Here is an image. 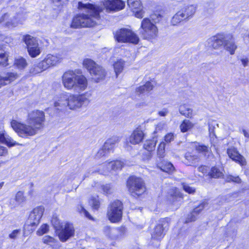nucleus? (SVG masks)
Instances as JSON below:
<instances>
[{"instance_id":"nucleus-41","label":"nucleus","mask_w":249,"mask_h":249,"mask_svg":"<svg viewBox=\"0 0 249 249\" xmlns=\"http://www.w3.org/2000/svg\"><path fill=\"white\" fill-rule=\"evenodd\" d=\"M165 143L163 142H161L158 146L157 155L160 158H162L165 156Z\"/></svg>"},{"instance_id":"nucleus-13","label":"nucleus","mask_w":249,"mask_h":249,"mask_svg":"<svg viewBox=\"0 0 249 249\" xmlns=\"http://www.w3.org/2000/svg\"><path fill=\"white\" fill-rule=\"evenodd\" d=\"M104 5L107 10L119 11L123 9L125 4L121 0H105Z\"/></svg>"},{"instance_id":"nucleus-3","label":"nucleus","mask_w":249,"mask_h":249,"mask_svg":"<svg viewBox=\"0 0 249 249\" xmlns=\"http://www.w3.org/2000/svg\"><path fill=\"white\" fill-rule=\"evenodd\" d=\"M78 8L82 13L73 18L71 25L72 28L92 27L97 24L103 10L101 7L89 2H79Z\"/></svg>"},{"instance_id":"nucleus-60","label":"nucleus","mask_w":249,"mask_h":249,"mask_svg":"<svg viewBox=\"0 0 249 249\" xmlns=\"http://www.w3.org/2000/svg\"><path fill=\"white\" fill-rule=\"evenodd\" d=\"M241 133H242L245 138L247 139L249 138V132L245 129H242L240 130Z\"/></svg>"},{"instance_id":"nucleus-44","label":"nucleus","mask_w":249,"mask_h":249,"mask_svg":"<svg viewBox=\"0 0 249 249\" xmlns=\"http://www.w3.org/2000/svg\"><path fill=\"white\" fill-rule=\"evenodd\" d=\"M49 230V226L47 224H44L36 231L37 235L41 236L47 233Z\"/></svg>"},{"instance_id":"nucleus-7","label":"nucleus","mask_w":249,"mask_h":249,"mask_svg":"<svg viewBox=\"0 0 249 249\" xmlns=\"http://www.w3.org/2000/svg\"><path fill=\"white\" fill-rule=\"evenodd\" d=\"M123 204L121 201L116 200L111 202L108 207L107 215L108 219L112 223L121 220L123 214Z\"/></svg>"},{"instance_id":"nucleus-58","label":"nucleus","mask_w":249,"mask_h":249,"mask_svg":"<svg viewBox=\"0 0 249 249\" xmlns=\"http://www.w3.org/2000/svg\"><path fill=\"white\" fill-rule=\"evenodd\" d=\"M168 112V109L167 108H164L158 112V114L160 116L164 117L167 115Z\"/></svg>"},{"instance_id":"nucleus-9","label":"nucleus","mask_w":249,"mask_h":249,"mask_svg":"<svg viewBox=\"0 0 249 249\" xmlns=\"http://www.w3.org/2000/svg\"><path fill=\"white\" fill-rule=\"evenodd\" d=\"M124 164V161L119 160L107 161L99 166L97 172L101 174L107 175L111 170L116 171L121 169Z\"/></svg>"},{"instance_id":"nucleus-61","label":"nucleus","mask_w":249,"mask_h":249,"mask_svg":"<svg viewBox=\"0 0 249 249\" xmlns=\"http://www.w3.org/2000/svg\"><path fill=\"white\" fill-rule=\"evenodd\" d=\"M132 29L129 25H126L125 27L122 28L120 29V31H132Z\"/></svg>"},{"instance_id":"nucleus-42","label":"nucleus","mask_w":249,"mask_h":249,"mask_svg":"<svg viewBox=\"0 0 249 249\" xmlns=\"http://www.w3.org/2000/svg\"><path fill=\"white\" fill-rule=\"evenodd\" d=\"M8 54L6 53H0V65L6 67L8 65Z\"/></svg>"},{"instance_id":"nucleus-6","label":"nucleus","mask_w":249,"mask_h":249,"mask_svg":"<svg viewBox=\"0 0 249 249\" xmlns=\"http://www.w3.org/2000/svg\"><path fill=\"white\" fill-rule=\"evenodd\" d=\"M63 59L62 54L58 53L54 54H48L43 60L40 62L36 68L32 69L31 72L33 74L39 73L51 66H54L61 62Z\"/></svg>"},{"instance_id":"nucleus-12","label":"nucleus","mask_w":249,"mask_h":249,"mask_svg":"<svg viewBox=\"0 0 249 249\" xmlns=\"http://www.w3.org/2000/svg\"><path fill=\"white\" fill-rule=\"evenodd\" d=\"M160 23H152L148 18H144L141 22V27L144 31H157L163 29Z\"/></svg>"},{"instance_id":"nucleus-31","label":"nucleus","mask_w":249,"mask_h":249,"mask_svg":"<svg viewBox=\"0 0 249 249\" xmlns=\"http://www.w3.org/2000/svg\"><path fill=\"white\" fill-rule=\"evenodd\" d=\"M154 85L150 82H146L144 85L140 86L136 89V91L140 94L149 92L153 89Z\"/></svg>"},{"instance_id":"nucleus-37","label":"nucleus","mask_w":249,"mask_h":249,"mask_svg":"<svg viewBox=\"0 0 249 249\" xmlns=\"http://www.w3.org/2000/svg\"><path fill=\"white\" fill-rule=\"evenodd\" d=\"M15 65L19 69H23L27 65V63L25 58L19 57L15 59Z\"/></svg>"},{"instance_id":"nucleus-53","label":"nucleus","mask_w":249,"mask_h":249,"mask_svg":"<svg viewBox=\"0 0 249 249\" xmlns=\"http://www.w3.org/2000/svg\"><path fill=\"white\" fill-rule=\"evenodd\" d=\"M108 153H109L107 152V151H106V150L105 149V148H104V147L103 146L102 149H100L98 151V152L97 153V154L96 155V157L97 158H101V157H102L103 156H106Z\"/></svg>"},{"instance_id":"nucleus-57","label":"nucleus","mask_w":249,"mask_h":249,"mask_svg":"<svg viewBox=\"0 0 249 249\" xmlns=\"http://www.w3.org/2000/svg\"><path fill=\"white\" fill-rule=\"evenodd\" d=\"M7 149L3 146L0 145V156H4L7 155Z\"/></svg>"},{"instance_id":"nucleus-48","label":"nucleus","mask_w":249,"mask_h":249,"mask_svg":"<svg viewBox=\"0 0 249 249\" xmlns=\"http://www.w3.org/2000/svg\"><path fill=\"white\" fill-rule=\"evenodd\" d=\"M225 179L227 182L239 183L241 181V179L238 176L234 177L231 175H228L225 178Z\"/></svg>"},{"instance_id":"nucleus-59","label":"nucleus","mask_w":249,"mask_h":249,"mask_svg":"<svg viewBox=\"0 0 249 249\" xmlns=\"http://www.w3.org/2000/svg\"><path fill=\"white\" fill-rule=\"evenodd\" d=\"M199 172L205 174L207 173L208 171V167L206 166H201L198 168Z\"/></svg>"},{"instance_id":"nucleus-32","label":"nucleus","mask_w":249,"mask_h":249,"mask_svg":"<svg viewBox=\"0 0 249 249\" xmlns=\"http://www.w3.org/2000/svg\"><path fill=\"white\" fill-rule=\"evenodd\" d=\"M23 41L26 44L27 48L30 47H34L38 45L37 40L30 35H26L24 36Z\"/></svg>"},{"instance_id":"nucleus-18","label":"nucleus","mask_w":249,"mask_h":249,"mask_svg":"<svg viewBox=\"0 0 249 249\" xmlns=\"http://www.w3.org/2000/svg\"><path fill=\"white\" fill-rule=\"evenodd\" d=\"M144 138V133L140 129L134 130L129 137V142L131 144H136L141 142Z\"/></svg>"},{"instance_id":"nucleus-1","label":"nucleus","mask_w":249,"mask_h":249,"mask_svg":"<svg viewBox=\"0 0 249 249\" xmlns=\"http://www.w3.org/2000/svg\"><path fill=\"white\" fill-rule=\"evenodd\" d=\"M62 83L67 90H73L79 94L64 92L59 94L54 102V107L56 109L75 110L89 102L91 96L90 91L81 93L88 86V79L84 75H78L72 71H67L62 76Z\"/></svg>"},{"instance_id":"nucleus-17","label":"nucleus","mask_w":249,"mask_h":249,"mask_svg":"<svg viewBox=\"0 0 249 249\" xmlns=\"http://www.w3.org/2000/svg\"><path fill=\"white\" fill-rule=\"evenodd\" d=\"M19 22L15 17L9 18L8 14H5L0 19V23L9 28L17 26Z\"/></svg>"},{"instance_id":"nucleus-49","label":"nucleus","mask_w":249,"mask_h":249,"mask_svg":"<svg viewBox=\"0 0 249 249\" xmlns=\"http://www.w3.org/2000/svg\"><path fill=\"white\" fill-rule=\"evenodd\" d=\"M78 211L81 214H83L87 218L89 219H92V217L90 215L88 211L80 205L77 207Z\"/></svg>"},{"instance_id":"nucleus-24","label":"nucleus","mask_w":249,"mask_h":249,"mask_svg":"<svg viewBox=\"0 0 249 249\" xmlns=\"http://www.w3.org/2000/svg\"><path fill=\"white\" fill-rule=\"evenodd\" d=\"M170 195L169 200L171 203L174 204L175 205L177 204V205L180 204H178V203L181 202L182 199V196L178 190L176 189H172L170 191Z\"/></svg>"},{"instance_id":"nucleus-20","label":"nucleus","mask_w":249,"mask_h":249,"mask_svg":"<svg viewBox=\"0 0 249 249\" xmlns=\"http://www.w3.org/2000/svg\"><path fill=\"white\" fill-rule=\"evenodd\" d=\"M26 197L22 191L17 193L14 199L11 200L10 205L12 207L15 208L19 205H22L26 201Z\"/></svg>"},{"instance_id":"nucleus-21","label":"nucleus","mask_w":249,"mask_h":249,"mask_svg":"<svg viewBox=\"0 0 249 249\" xmlns=\"http://www.w3.org/2000/svg\"><path fill=\"white\" fill-rule=\"evenodd\" d=\"M224 46L225 49L228 51L231 54H233L237 49V45L235 44L232 37L226 36L224 40Z\"/></svg>"},{"instance_id":"nucleus-34","label":"nucleus","mask_w":249,"mask_h":249,"mask_svg":"<svg viewBox=\"0 0 249 249\" xmlns=\"http://www.w3.org/2000/svg\"><path fill=\"white\" fill-rule=\"evenodd\" d=\"M184 19L186 18H184L182 12L179 11L172 17L171 24L173 26H177Z\"/></svg>"},{"instance_id":"nucleus-45","label":"nucleus","mask_w":249,"mask_h":249,"mask_svg":"<svg viewBox=\"0 0 249 249\" xmlns=\"http://www.w3.org/2000/svg\"><path fill=\"white\" fill-rule=\"evenodd\" d=\"M89 203L94 209H98L100 204V202L98 199V196L91 198L89 200Z\"/></svg>"},{"instance_id":"nucleus-8","label":"nucleus","mask_w":249,"mask_h":249,"mask_svg":"<svg viewBox=\"0 0 249 249\" xmlns=\"http://www.w3.org/2000/svg\"><path fill=\"white\" fill-rule=\"evenodd\" d=\"M127 187L132 195L140 196L145 191L144 183L142 180L139 178L131 177L127 181Z\"/></svg>"},{"instance_id":"nucleus-47","label":"nucleus","mask_w":249,"mask_h":249,"mask_svg":"<svg viewBox=\"0 0 249 249\" xmlns=\"http://www.w3.org/2000/svg\"><path fill=\"white\" fill-rule=\"evenodd\" d=\"M127 3L129 7L132 9H137L140 5L139 0H127Z\"/></svg>"},{"instance_id":"nucleus-23","label":"nucleus","mask_w":249,"mask_h":249,"mask_svg":"<svg viewBox=\"0 0 249 249\" xmlns=\"http://www.w3.org/2000/svg\"><path fill=\"white\" fill-rule=\"evenodd\" d=\"M196 9V5L192 4L184 6L180 11L182 12L184 18L187 19L192 17L195 14Z\"/></svg>"},{"instance_id":"nucleus-16","label":"nucleus","mask_w":249,"mask_h":249,"mask_svg":"<svg viewBox=\"0 0 249 249\" xmlns=\"http://www.w3.org/2000/svg\"><path fill=\"white\" fill-rule=\"evenodd\" d=\"M207 205L208 204L206 203L203 202L197 207L195 208L193 211L187 215L185 222L188 223L195 221L199 213L201 212L202 210L206 207Z\"/></svg>"},{"instance_id":"nucleus-10","label":"nucleus","mask_w":249,"mask_h":249,"mask_svg":"<svg viewBox=\"0 0 249 249\" xmlns=\"http://www.w3.org/2000/svg\"><path fill=\"white\" fill-rule=\"evenodd\" d=\"M114 37L118 42H129L137 44L139 40L134 32H116Z\"/></svg>"},{"instance_id":"nucleus-54","label":"nucleus","mask_w":249,"mask_h":249,"mask_svg":"<svg viewBox=\"0 0 249 249\" xmlns=\"http://www.w3.org/2000/svg\"><path fill=\"white\" fill-rule=\"evenodd\" d=\"M174 134L172 133H169L166 134L164 137V140L166 142H170L174 139Z\"/></svg>"},{"instance_id":"nucleus-56","label":"nucleus","mask_w":249,"mask_h":249,"mask_svg":"<svg viewBox=\"0 0 249 249\" xmlns=\"http://www.w3.org/2000/svg\"><path fill=\"white\" fill-rule=\"evenodd\" d=\"M20 233V230H14L9 235V237L11 238V239H15L17 238V237L18 236V235Z\"/></svg>"},{"instance_id":"nucleus-33","label":"nucleus","mask_w":249,"mask_h":249,"mask_svg":"<svg viewBox=\"0 0 249 249\" xmlns=\"http://www.w3.org/2000/svg\"><path fill=\"white\" fill-rule=\"evenodd\" d=\"M23 41L26 44L27 48L30 47H34L38 45L37 40L30 35H26L24 36Z\"/></svg>"},{"instance_id":"nucleus-55","label":"nucleus","mask_w":249,"mask_h":249,"mask_svg":"<svg viewBox=\"0 0 249 249\" xmlns=\"http://www.w3.org/2000/svg\"><path fill=\"white\" fill-rule=\"evenodd\" d=\"M183 188L185 192H186L189 194L193 193L195 191V189L194 188L190 187V186H189L187 184H183Z\"/></svg>"},{"instance_id":"nucleus-62","label":"nucleus","mask_w":249,"mask_h":249,"mask_svg":"<svg viewBox=\"0 0 249 249\" xmlns=\"http://www.w3.org/2000/svg\"><path fill=\"white\" fill-rule=\"evenodd\" d=\"M241 63H242V64L243 65V66L244 67H246L248 64L249 60L247 58H242L241 59Z\"/></svg>"},{"instance_id":"nucleus-28","label":"nucleus","mask_w":249,"mask_h":249,"mask_svg":"<svg viewBox=\"0 0 249 249\" xmlns=\"http://www.w3.org/2000/svg\"><path fill=\"white\" fill-rule=\"evenodd\" d=\"M120 229H111L109 227H106L105 228V232L107 236L112 239H117L119 238L118 235L120 232Z\"/></svg>"},{"instance_id":"nucleus-63","label":"nucleus","mask_w":249,"mask_h":249,"mask_svg":"<svg viewBox=\"0 0 249 249\" xmlns=\"http://www.w3.org/2000/svg\"><path fill=\"white\" fill-rule=\"evenodd\" d=\"M135 16L138 18H141L143 17V15L141 11H136Z\"/></svg>"},{"instance_id":"nucleus-19","label":"nucleus","mask_w":249,"mask_h":249,"mask_svg":"<svg viewBox=\"0 0 249 249\" xmlns=\"http://www.w3.org/2000/svg\"><path fill=\"white\" fill-rule=\"evenodd\" d=\"M120 139L119 137L113 136L107 139L105 142L103 146L107 152H112L116 146L117 144L120 142Z\"/></svg>"},{"instance_id":"nucleus-27","label":"nucleus","mask_w":249,"mask_h":249,"mask_svg":"<svg viewBox=\"0 0 249 249\" xmlns=\"http://www.w3.org/2000/svg\"><path fill=\"white\" fill-rule=\"evenodd\" d=\"M157 167L163 172L170 173L174 170L173 164L167 161H163L161 163H158Z\"/></svg>"},{"instance_id":"nucleus-2","label":"nucleus","mask_w":249,"mask_h":249,"mask_svg":"<svg viewBox=\"0 0 249 249\" xmlns=\"http://www.w3.org/2000/svg\"><path fill=\"white\" fill-rule=\"evenodd\" d=\"M45 121L44 112L35 110L28 113L26 123L13 120L11 122V125L19 137L26 138L34 136L42 130L44 127Z\"/></svg>"},{"instance_id":"nucleus-52","label":"nucleus","mask_w":249,"mask_h":249,"mask_svg":"<svg viewBox=\"0 0 249 249\" xmlns=\"http://www.w3.org/2000/svg\"><path fill=\"white\" fill-rule=\"evenodd\" d=\"M166 124L164 122H160L157 125L154 131V133H158L166 128Z\"/></svg>"},{"instance_id":"nucleus-64","label":"nucleus","mask_w":249,"mask_h":249,"mask_svg":"<svg viewBox=\"0 0 249 249\" xmlns=\"http://www.w3.org/2000/svg\"><path fill=\"white\" fill-rule=\"evenodd\" d=\"M209 130L210 135H212V133H213V127L209 126Z\"/></svg>"},{"instance_id":"nucleus-50","label":"nucleus","mask_w":249,"mask_h":249,"mask_svg":"<svg viewBox=\"0 0 249 249\" xmlns=\"http://www.w3.org/2000/svg\"><path fill=\"white\" fill-rule=\"evenodd\" d=\"M54 6L60 7L66 4L68 0H52Z\"/></svg>"},{"instance_id":"nucleus-4","label":"nucleus","mask_w":249,"mask_h":249,"mask_svg":"<svg viewBox=\"0 0 249 249\" xmlns=\"http://www.w3.org/2000/svg\"><path fill=\"white\" fill-rule=\"evenodd\" d=\"M83 65L89 72L91 78L95 82L98 83L105 79L107 72L101 66L97 64L90 59H85L83 61Z\"/></svg>"},{"instance_id":"nucleus-35","label":"nucleus","mask_w":249,"mask_h":249,"mask_svg":"<svg viewBox=\"0 0 249 249\" xmlns=\"http://www.w3.org/2000/svg\"><path fill=\"white\" fill-rule=\"evenodd\" d=\"M194 126V124L189 120H184L180 125V130L182 132H185L191 129Z\"/></svg>"},{"instance_id":"nucleus-26","label":"nucleus","mask_w":249,"mask_h":249,"mask_svg":"<svg viewBox=\"0 0 249 249\" xmlns=\"http://www.w3.org/2000/svg\"><path fill=\"white\" fill-rule=\"evenodd\" d=\"M152 238L159 240L164 236V230L162 224H158L154 229L151 233Z\"/></svg>"},{"instance_id":"nucleus-5","label":"nucleus","mask_w":249,"mask_h":249,"mask_svg":"<svg viewBox=\"0 0 249 249\" xmlns=\"http://www.w3.org/2000/svg\"><path fill=\"white\" fill-rule=\"evenodd\" d=\"M52 223L58 232L59 238L61 241L65 242L73 235L74 230L72 224L67 222L60 224L57 217H53Z\"/></svg>"},{"instance_id":"nucleus-51","label":"nucleus","mask_w":249,"mask_h":249,"mask_svg":"<svg viewBox=\"0 0 249 249\" xmlns=\"http://www.w3.org/2000/svg\"><path fill=\"white\" fill-rule=\"evenodd\" d=\"M144 37L148 39L151 40L157 36V32H143Z\"/></svg>"},{"instance_id":"nucleus-43","label":"nucleus","mask_w":249,"mask_h":249,"mask_svg":"<svg viewBox=\"0 0 249 249\" xmlns=\"http://www.w3.org/2000/svg\"><path fill=\"white\" fill-rule=\"evenodd\" d=\"M185 158L190 163H194L195 160L199 159L198 155L192 154L190 152H187L185 154Z\"/></svg>"},{"instance_id":"nucleus-40","label":"nucleus","mask_w":249,"mask_h":249,"mask_svg":"<svg viewBox=\"0 0 249 249\" xmlns=\"http://www.w3.org/2000/svg\"><path fill=\"white\" fill-rule=\"evenodd\" d=\"M42 241L44 244L51 246H54L56 245L57 240L52 236L46 235L43 237Z\"/></svg>"},{"instance_id":"nucleus-11","label":"nucleus","mask_w":249,"mask_h":249,"mask_svg":"<svg viewBox=\"0 0 249 249\" xmlns=\"http://www.w3.org/2000/svg\"><path fill=\"white\" fill-rule=\"evenodd\" d=\"M43 212L44 208L42 207H37L34 209L30 213L27 221V224L32 226L38 224Z\"/></svg>"},{"instance_id":"nucleus-30","label":"nucleus","mask_w":249,"mask_h":249,"mask_svg":"<svg viewBox=\"0 0 249 249\" xmlns=\"http://www.w3.org/2000/svg\"><path fill=\"white\" fill-rule=\"evenodd\" d=\"M179 111L180 114L188 118H191L193 116V109L189 107L187 105H180L179 107Z\"/></svg>"},{"instance_id":"nucleus-46","label":"nucleus","mask_w":249,"mask_h":249,"mask_svg":"<svg viewBox=\"0 0 249 249\" xmlns=\"http://www.w3.org/2000/svg\"><path fill=\"white\" fill-rule=\"evenodd\" d=\"M101 187L104 194L109 195L113 192V189L110 184L103 185Z\"/></svg>"},{"instance_id":"nucleus-25","label":"nucleus","mask_w":249,"mask_h":249,"mask_svg":"<svg viewBox=\"0 0 249 249\" xmlns=\"http://www.w3.org/2000/svg\"><path fill=\"white\" fill-rule=\"evenodd\" d=\"M192 147L195 148L198 153L201 154L206 156L210 153V150L208 146L200 144L197 142H194L192 143Z\"/></svg>"},{"instance_id":"nucleus-15","label":"nucleus","mask_w":249,"mask_h":249,"mask_svg":"<svg viewBox=\"0 0 249 249\" xmlns=\"http://www.w3.org/2000/svg\"><path fill=\"white\" fill-rule=\"evenodd\" d=\"M227 154L231 159L241 165H244L246 164L245 158L238 153L235 148H229L227 150Z\"/></svg>"},{"instance_id":"nucleus-22","label":"nucleus","mask_w":249,"mask_h":249,"mask_svg":"<svg viewBox=\"0 0 249 249\" xmlns=\"http://www.w3.org/2000/svg\"><path fill=\"white\" fill-rule=\"evenodd\" d=\"M0 143L5 144L8 147L19 144L16 141H14L9 135L6 134L4 131H0Z\"/></svg>"},{"instance_id":"nucleus-14","label":"nucleus","mask_w":249,"mask_h":249,"mask_svg":"<svg viewBox=\"0 0 249 249\" xmlns=\"http://www.w3.org/2000/svg\"><path fill=\"white\" fill-rule=\"evenodd\" d=\"M225 38L226 36L221 34L212 37L208 40L209 47L214 50L219 49L224 45Z\"/></svg>"},{"instance_id":"nucleus-29","label":"nucleus","mask_w":249,"mask_h":249,"mask_svg":"<svg viewBox=\"0 0 249 249\" xmlns=\"http://www.w3.org/2000/svg\"><path fill=\"white\" fill-rule=\"evenodd\" d=\"M114 71L116 77L123 71L124 66V61L122 59H118L113 64Z\"/></svg>"},{"instance_id":"nucleus-36","label":"nucleus","mask_w":249,"mask_h":249,"mask_svg":"<svg viewBox=\"0 0 249 249\" xmlns=\"http://www.w3.org/2000/svg\"><path fill=\"white\" fill-rule=\"evenodd\" d=\"M27 50L29 54L32 57H36L37 56L41 53L40 49L38 45L34 47H28Z\"/></svg>"},{"instance_id":"nucleus-38","label":"nucleus","mask_w":249,"mask_h":249,"mask_svg":"<svg viewBox=\"0 0 249 249\" xmlns=\"http://www.w3.org/2000/svg\"><path fill=\"white\" fill-rule=\"evenodd\" d=\"M209 174L211 177L214 178H218L223 175L222 170L216 167H213Z\"/></svg>"},{"instance_id":"nucleus-39","label":"nucleus","mask_w":249,"mask_h":249,"mask_svg":"<svg viewBox=\"0 0 249 249\" xmlns=\"http://www.w3.org/2000/svg\"><path fill=\"white\" fill-rule=\"evenodd\" d=\"M156 146V142L154 140H147L145 142L143 147L148 151H152L154 150Z\"/></svg>"}]
</instances>
